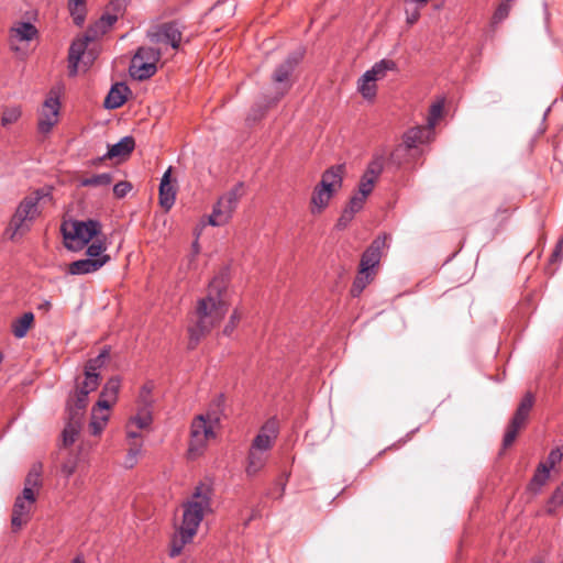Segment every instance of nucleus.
Segmentation results:
<instances>
[{
    "instance_id": "obj_1",
    "label": "nucleus",
    "mask_w": 563,
    "mask_h": 563,
    "mask_svg": "<svg viewBox=\"0 0 563 563\" xmlns=\"http://www.w3.org/2000/svg\"><path fill=\"white\" fill-rule=\"evenodd\" d=\"M229 285L228 269L220 271L209 283L208 294L197 301L192 324L188 328V349L195 350L211 330L218 325L228 311L223 298Z\"/></svg>"
},
{
    "instance_id": "obj_2",
    "label": "nucleus",
    "mask_w": 563,
    "mask_h": 563,
    "mask_svg": "<svg viewBox=\"0 0 563 563\" xmlns=\"http://www.w3.org/2000/svg\"><path fill=\"white\" fill-rule=\"evenodd\" d=\"M110 350L104 347L93 358H90L84 369V380L76 384L74 393H71L66 402V408L69 416V422L63 431V443L68 446L71 445L79 433L80 421L84 411L88 405V396L95 391L100 384L99 369L104 365L106 360L109 358Z\"/></svg>"
},
{
    "instance_id": "obj_3",
    "label": "nucleus",
    "mask_w": 563,
    "mask_h": 563,
    "mask_svg": "<svg viewBox=\"0 0 563 563\" xmlns=\"http://www.w3.org/2000/svg\"><path fill=\"white\" fill-rule=\"evenodd\" d=\"M213 494L211 483L200 482L190 498L183 504L181 522L172 541L169 553L172 558L181 553L184 547L196 536L205 516L212 512Z\"/></svg>"
},
{
    "instance_id": "obj_4",
    "label": "nucleus",
    "mask_w": 563,
    "mask_h": 563,
    "mask_svg": "<svg viewBox=\"0 0 563 563\" xmlns=\"http://www.w3.org/2000/svg\"><path fill=\"white\" fill-rule=\"evenodd\" d=\"M224 396L218 395L210 404L205 413L192 419L190 426V440L188 444L189 459H197L202 455L210 439L216 438L214 429L219 427L224 416Z\"/></svg>"
},
{
    "instance_id": "obj_5",
    "label": "nucleus",
    "mask_w": 563,
    "mask_h": 563,
    "mask_svg": "<svg viewBox=\"0 0 563 563\" xmlns=\"http://www.w3.org/2000/svg\"><path fill=\"white\" fill-rule=\"evenodd\" d=\"M51 198L48 189L40 188L20 201L7 229L10 240L22 236L31 230L32 223L41 214L40 202L44 199L51 200Z\"/></svg>"
},
{
    "instance_id": "obj_6",
    "label": "nucleus",
    "mask_w": 563,
    "mask_h": 563,
    "mask_svg": "<svg viewBox=\"0 0 563 563\" xmlns=\"http://www.w3.org/2000/svg\"><path fill=\"white\" fill-rule=\"evenodd\" d=\"M344 165H334L325 169L321 175L320 183L314 187L311 196V212L313 214L323 211L331 198L336 194L343 184Z\"/></svg>"
},
{
    "instance_id": "obj_7",
    "label": "nucleus",
    "mask_w": 563,
    "mask_h": 563,
    "mask_svg": "<svg viewBox=\"0 0 563 563\" xmlns=\"http://www.w3.org/2000/svg\"><path fill=\"white\" fill-rule=\"evenodd\" d=\"M243 196V183H238L229 191L223 194L213 206L208 220L209 224L212 227H222L229 223Z\"/></svg>"
},
{
    "instance_id": "obj_8",
    "label": "nucleus",
    "mask_w": 563,
    "mask_h": 563,
    "mask_svg": "<svg viewBox=\"0 0 563 563\" xmlns=\"http://www.w3.org/2000/svg\"><path fill=\"white\" fill-rule=\"evenodd\" d=\"M70 230L62 227L65 246L68 250H80L101 232V223L98 220L73 221Z\"/></svg>"
},
{
    "instance_id": "obj_9",
    "label": "nucleus",
    "mask_w": 563,
    "mask_h": 563,
    "mask_svg": "<svg viewBox=\"0 0 563 563\" xmlns=\"http://www.w3.org/2000/svg\"><path fill=\"white\" fill-rule=\"evenodd\" d=\"M162 52L158 48L141 46L135 52L130 64V75L137 80H146L157 71V63Z\"/></svg>"
},
{
    "instance_id": "obj_10",
    "label": "nucleus",
    "mask_w": 563,
    "mask_h": 563,
    "mask_svg": "<svg viewBox=\"0 0 563 563\" xmlns=\"http://www.w3.org/2000/svg\"><path fill=\"white\" fill-rule=\"evenodd\" d=\"M95 24L92 23L87 31L85 32L82 37L76 38L70 47L68 54V69L69 76L74 77L79 71V64L84 60L86 67L92 63L93 57L91 54L86 55V49L89 43L96 41L103 34H99L98 30H95Z\"/></svg>"
},
{
    "instance_id": "obj_11",
    "label": "nucleus",
    "mask_w": 563,
    "mask_h": 563,
    "mask_svg": "<svg viewBox=\"0 0 563 563\" xmlns=\"http://www.w3.org/2000/svg\"><path fill=\"white\" fill-rule=\"evenodd\" d=\"M184 29V25L178 21L164 22L151 26L146 32V37L152 43H165L170 45L172 48L178 49L181 44Z\"/></svg>"
},
{
    "instance_id": "obj_12",
    "label": "nucleus",
    "mask_w": 563,
    "mask_h": 563,
    "mask_svg": "<svg viewBox=\"0 0 563 563\" xmlns=\"http://www.w3.org/2000/svg\"><path fill=\"white\" fill-rule=\"evenodd\" d=\"M533 404L534 396L532 393H527L520 400L519 406L516 409L504 434L503 446L505 449L515 442L519 430L525 427Z\"/></svg>"
},
{
    "instance_id": "obj_13",
    "label": "nucleus",
    "mask_w": 563,
    "mask_h": 563,
    "mask_svg": "<svg viewBox=\"0 0 563 563\" xmlns=\"http://www.w3.org/2000/svg\"><path fill=\"white\" fill-rule=\"evenodd\" d=\"M301 58L302 53H291L282 64L276 67L272 76L273 82L278 85L276 96L273 100L274 103L279 101L290 89V76Z\"/></svg>"
},
{
    "instance_id": "obj_14",
    "label": "nucleus",
    "mask_w": 563,
    "mask_h": 563,
    "mask_svg": "<svg viewBox=\"0 0 563 563\" xmlns=\"http://www.w3.org/2000/svg\"><path fill=\"white\" fill-rule=\"evenodd\" d=\"M60 102L58 96L51 91L49 96L45 99L38 117L37 129L42 134H47L52 131L54 125L58 122Z\"/></svg>"
},
{
    "instance_id": "obj_15",
    "label": "nucleus",
    "mask_w": 563,
    "mask_h": 563,
    "mask_svg": "<svg viewBox=\"0 0 563 563\" xmlns=\"http://www.w3.org/2000/svg\"><path fill=\"white\" fill-rule=\"evenodd\" d=\"M131 0H110L104 13L93 23L99 34H106L124 15Z\"/></svg>"
},
{
    "instance_id": "obj_16",
    "label": "nucleus",
    "mask_w": 563,
    "mask_h": 563,
    "mask_svg": "<svg viewBox=\"0 0 563 563\" xmlns=\"http://www.w3.org/2000/svg\"><path fill=\"white\" fill-rule=\"evenodd\" d=\"M386 241V235H379L364 251L360 262L361 273L375 272L380 262L383 250L387 246Z\"/></svg>"
},
{
    "instance_id": "obj_17",
    "label": "nucleus",
    "mask_w": 563,
    "mask_h": 563,
    "mask_svg": "<svg viewBox=\"0 0 563 563\" xmlns=\"http://www.w3.org/2000/svg\"><path fill=\"white\" fill-rule=\"evenodd\" d=\"M278 423L275 419L267 420L253 439L251 446L261 451L269 452L278 437Z\"/></svg>"
},
{
    "instance_id": "obj_18",
    "label": "nucleus",
    "mask_w": 563,
    "mask_h": 563,
    "mask_svg": "<svg viewBox=\"0 0 563 563\" xmlns=\"http://www.w3.org/2000/svg\"><path fill=\"white\" fill-rule=\"evenodd\" d=\"M432 131L429 130L428 126H415L407 130L402 135L404 144L399 145L391 154V158L396 156V154L404 146L406 150H411L418 147L419 144H423L427 142L431 135Z\"/></svg>"
},
{
    "instance_id": "obj_19",
    "label": "nucleus",
    "mask_w": 563,
    "mask_h": 563,
    "mask_svg": "<svg viewBox=\"0 0 563 563\" xmlns=\"http://www.w3.org/2000/svg\"><path fill=\"white\" fill-rule=\"evenodd\" d=\"M38 31L31 22L16 21L10 29V40L12 49L18 51L19 47L14 46L15 42H31L36 38Z\"/></svg>"
},
{
    "instance_id": "obj_20",
    "label": "nucleus",
    "mask_w": 563,
    "mask_h": 563,
    "mask_svg": "<svg viewBox=\"0 0 563 563\" xmlns=\"http://www.w3.org/2000/svg\"><path fill=\"white\" fill-rule=\"evenodd\" d=\"M269 452L261 451L250 446L245 466V473L249 477L256 476L266 465Z\"/></svg>"
},
{
    "instance_id": "obj_21",
    "label": "nucleus",
    "mask_w": 563,
    "mask_h": 563,
    "mask_svg": "<svg viewBox=\"0 0 563 563\" xmlns=\"http://www.w3.org/2000/svg\"><path fill=\"white\" fill-rule=\"evenodd\" d=\"M170 167L164 173L159 184V205L168 211L175 203L176 190L170 184Z\"/></svg>"
},
{
    "instance_id": "obj_22",
    "label": "nucleus",
    "mask_w": 563,
    "mask_h": 563,
    "mask_svg": "<svg viewBox=\"0 0 563 563\" xmlns=\"http://www.w3.org/2000/svg\"><path fill=\"white\" fill-rule=\"evenodd\" d=\"M107 264V258L96 260V258H82L75 261L69 264L68 273L70 275H85L99 271Z\"/></svg>"
},
{
    "instance_id": "obj_23",
    "label": "nucleus",
    "mask_w": 563,
    "mask_h": 563,
    "mask_svg": "<svg viewBox=\"0 0 563 563\" xmlns=\"http://www.w3.org/2000/svg\"><path fill=\"white\" fill-rule=\"evenodd\" d=\"M120 383L118 377H111L104 384L97 401L101 408H111V406L115 404L120 390Z\"/></svg>"
},
{
    "instance_id": "obj_24",
    "label": "nucleus",
    "mask_w": 563,
    "mask_h": 563,
    "mask_svg": "<svg viewBox=\"0 0 563 563\" xmlns=\"http://www.w3.org/2000/svg\"><path fill=\"white\" fill-rule=\"evenodd\" d=\"M130 92L129 87L124 82H117L114 84L108 96L104 99V108L107 109H118L128 99V93Z\"/></svg>"
},
{
    "instance_id": "obj_25",
    "label": "nucleus",
    "mask_w": 563,
    "mask_h": 563,
    "mask_svg": "<svg viewBox=\"0 0 563 563\" xmlns=\"http://www.w3.org/2000/svg\"><path fill=\"white\" fill-rule=\"evenodd\" d=\"M33 503L16 498L13 505L11 525L14 530H19L30 518V511Z\"/></svg>"
},
{
    "instance_id": "obj_26",
    "label": "nucleus",
    "mask_w": 563,
    "mask_h": 563,
    "mask_svg": "<svg viewBox=\"0 0 563 563\" xmlns=\"http://www.w3.org/2000/svg\"><path fill=\"white\" fill-rule=\"evenodd\" d=\"M110 408H101L98 402L91 409V419L89 423L90 433L92 435H99L104 430L109 421Z\"/></svg>"
},
{
    "instance_id": "obj_27",
    "label": "nucleus",
    "mask_w": 563,
    "mask_h": 563,
    "mask_svg": "<svg viewBox=\"0 0 563 563\" xmlns=\"http://www.w3.org/2000/svg\"><path fill=\"white\" fill-rule=\"evenodd\" d=\"M135 147V141L132 136H124L118 143L109 147L103 158L126 157Z\"/></svg>"
},
{
    "instance_id": "obj_28",
    "label": "nucleus",
    "mask_w": 563,
    "mask_h": 563,
    "mask_svg": "<svg viewBox=\"0 0 563 563\" xmlns=\"http://www.w3.org/2000/svg\"><path fill=\"white\" fill-rule=\"evenodd\" d=\"M34 314L25 312L20 318L15 319L11 324V331L16 339L26 336L29 330L33 325Z\"/></svg>"
},
{
    "instance_id": "obj_29",
    "label": "nucleus",
    "mask_w": 563,
    "mask_h": 563,
    "mask_svg": "<svg viewBox=\"0 0 563 563\" xmlns=\"http://www.w3.org/2000/svg\"><path fill=\"white\" fill-rule=\"evenodd\" d=\"M430 0H404L406 22L413 25L420 18V11Z\"/></svg>"
},
{
    "instance_id": "obj_30",
    "label": "nucleus",
    "mask_w": 563,
    "mask_h": 563,
    "mask_svg": "<svg viewBox=\"0 0 563 563\" xmlns=\"http://www.w3.org/2000/svg\"><path fill=\"white\" fill-rule=\"evenodd\" d=\"M396 63L391 59H382L375 63L371 69L366 70V79L373 78L374 81L383 79L388 70L396 69Z\"/></svg>"
},
{
    "instance_id": "obj_31",
    "label": "nucleus",
    "mask_w": 563,
    "mask_h": 563,
    "mask_svg": "<svg viewBox=\"0 0 563 563\" xmlns=\"http://www.w3.org/2000/svg\"><path fill=\"white\" fill-rule=\"evenodd\" d=\"M363 207L358 206L356 201L350 200L347 206L342 211L338 222L335 224L336 229L344 230L353 220L354 216L361 211Z\"/></svg>"
},
{
    "instance_id": "obj_32",
    "label": "nucleus",
    "mask_w": 563,
    "mask_h": 563,
    "mask_svg": "<svg viewBox=\"0 0 563 563\" xmlns=\"http://www.w3.org/2000/svg\"><path fill=\"white\" fill-rule=\"evenodd\" d=\"M375 272H363L361 273V268L353 282L351 287V295L353 297H358L362 291L366 288V286L374 279Z\"/></svg>"
},
{
    "instance_id": "obj_33",
    "label": "nucleus",
    "mask_w": 563,
    "mask_h": 563,
    "mask_svg": "<svg viewBox=\"0 0 563 563\" xmlns=\"http://www.w3.org/2000/svg\"><path fill=\"white\" fill-rule=\"evenodd\" d=\"M357 90L366 100H373L376 97L377 86L373 78L366 79V73L357 81Z\"/></svg>"
},
{
    "instance_id": "obj_34",
    "label": "nucleus",
    "mask_w": 563,
    "mask_h": 563,
    "mask_svg": "<svg viewBox=\"0 0 563 563\" xmlns=\"http://www.w3.org/2000/svg\"><path fill=\"white\" fill-rule=\"evenodd\" d=\"M375 184L376 183H374L371 179L361 177L358 184V191L355 195H353L350 200L356 201L358 206L364 207V203L369 194L373 191Z\"/></svg>"
},
{
    "instance_id": "obj_35",
    "label": "nucleus",
    "mask_w": 563,
    "mask_h": 563,
    "mask_svg": "<svg viewBox=\"0 0 563 563\" xmlns=\"http://www.w3.org/2000/svg\"><path fill=\"white\" fill-rule=\"evenodd\" d=\"M112 183V175L110 173H102L86 177L80 180L82 187H101L109 186Z\"/></svg>"
},
{
    "instance_id": "obj_36",
    "label": "nucleus",
    "mask_w": 563,
    "mask_h": 563,
    "mask_svg": "<svg viewBox=\"0 0 563 563\" xmlns=\"http://www.w3.org/2000/svg\"><path fill=\"white\" fill-rule=\"evenodd\" d=\"M107 246L102 241H95L88 245L86 255L88 258L103 260L107 258V263L110 261V256L106 254Z\"/></svg>"
},
{
    "instance_id": "obj_37",
    "label": "nucleus",
    "mask_w": 563,
    "mask_h": 563,
    "mask_svg": "<svg viewBox=\"0 0 563 563\" xmlns=\"http://www.w3.org/2000/svg\"><path fill=\"white\" fill-rule=\"evenodd\" d=\"M550 472L543 464H539L530 482L532 489L541 488L549 479Z\"/></svg>"
},
{
    "instance_id": "obj_38",
    "label": "nucleus",
    "mask_w": 563,
    "mask_h": 563,
    "mask_svg": "<svg viewBox=\"0 0 563 563\" xmlns=\"http://www.w3.org/2000/svg\"><path fill=\"white\" fill-rule=\"evenodd\" d=\"M141 450L142 442H131L130 449L124 459V466L126 468H132L136 464L137 457L141 454Z\"/></svg>"
},
{
    "instance_id": "obj_39",
    "label": "nucleus",
    "mask_w": 563,
    "mask_h": 563,
    "mask_svg": "<svg viewBox=\"0 0 563 563\" xmlns=\"http://www.w3.org/2000/svg\"><path fill=\"white\" fill-rule=\"evenodd\" d=\"M563 505V482L555 488L551 495L548 504L547 511L554 514L555 510Z\"/></svg>"
},
{
    "instance_id": "obj_40",
    "label": "nucleus",
    "mask_w": 563,
    "mask_h": 563,
    "mask_svg": "<svg viewBox=\"0 0 563 563\" xmlns=\"http://www.w3.org/2000/svg\"><path fill=\"white\" fill-rule=\"evenodd\" d=\"M130 422L140 429L147 428L152 423V415L148 408H141L137 415L133 417Z\"/></svg>"
},
{
    "instance_id": "obj_41",
    "label": "nucleus",
    "mask_w": 563,
    "mask_h": 563,
    "mask_svg": "<svg viewBox=\"0 0 563 563\" xmlns=\"http://www.w3.org/2000/svg\"><path fill=\"white\" fill-rule=\"evenodd\" d=\"M41 474H42V464L35 463L32 465L29 471L24 484L29 486L40 487L41 486Z\"/></svg>"
},
{
    "instance_id": "obj_42",
    "label": "nucleus",
    "mask_w": 563,
    "mask_h": 563,
    "mask_svg": "<svg viewBox=\"0 0 563 563\" xmlns=\"http://www.w3.org/2000/svg\"><path fill=\"white\" fill-rule=\"evenodd\" d=\"M69 13L73 18V21L76 25L81 26L85 22L86 14H87V8L86 3L74 5H68Z\"/></svg>"
},
{
    "instance_id": "obj_43",
    "label": "nucleus",
    "mask_w": 563,
    "mask_h": 563,
    "mask_svg": "<svg viewBox=\"0 0 563 563\" xmlns=\"http://www.w3.org/2000/svg\"><path fill=\"white\" fill-rule=\"evenodd\" d=\"M443 110V104L441 102L433 103L430 107L428 120H427V126L429 130L433 131L435 124L438 123Z\"/></svg>"
},
{
    "instance_id": "obj_44",
    "label": "nucleus",
    "mask_w": 563,
    "mask_h": 563,
    "mask_svg": "<svg viewBox=\"0 0 563 563\" xmlns=\"http://www.w3.org/2000/svg\"><path fill=\"white\" fill-rule=\"evenodd\" d=\"M21 117V109L19 107H12L5 109L1 117V125L9 126L15 123Z\"/></svg>"
},
{
    "instance_id": "obj_45",
    "label": "nucleus",
    "mask_w": 563,
    "mask_h": 563,
    "mask_svg": "<svg viewBox=\"0 0 563 563\" xmlns=\"http://www.w3.org/2000/svg\"><path fill=\"white\" fill-rule=\"evenodd\" d=\"M562 459H563V448H555L550 451V453L547 457V461L541 462L540 464L545 465V467H548V470L551 471L555 467V465L561 463Z\"/></svg>"
},
{
    "instance_id": "obj_46",
    "label": "nucleus",
    "mask_w": 563,
    "mask_h": 563,
    "mask_svg": "<svg viewBox=\"0 0 563 563\" xmlns=\"http://www.w3.org/2000/svg\"><path fill=\"white\" fill-rule=\"evenodd\" d=\"M242 318V313L239 311V309H234L232 314L230 316V319L228 323L225 324L223 329V334L227 336H230L235 328L238 327L240 320Z\"/></svg>"
},
{
    "instance_id": "obj_47",
    "label": "nucleus",
    "mask_w": 563,
    "mask_h": 563,
    "mask_svg": "<svg viewBox=\"0 0 563 563\" xmlns=\"http://www.w3.org/2000/svg\"><path fill=\"white\" fill-rule=\"evenodd\" d=\"M78 460L76 456H69L60 466L62 474L68 479L77 470Z\"/></svg>"
},
{
    "instance_id": "obj_48",
    "label": "nucleus",
    "mask_w": 563,
    "mask_h": 563,
    "mask_svg": "<svg viewBox=\"0 0 563 563\" xmlns=\"http://www.w3.org/2000/svg\"><path fill=\"white\" fill-rule=\"evenodd\" d=\"M510 8H511L510 0L501 2L493 15V22L499 23L503 20H505L510 12Z\"/></svg>"
},
{
    "instance_id": "obj_49",
    "label": "nucleus",
    "mask_w": 563,
    "mask_h": 563,
    "mask_svg": "<svg viewBox=\"0 0 563 563\" xmlns=\"http://www.w3.org/2000/svg\"><path fill=\"white\" fill-rule=\"evenodd\" d=\"M132 189V185L129 181H119L113 187V194L117 198L125 197Z\"/></svg>"
},
{
    "instance_id": "obj_50",
    "label": "nucleus",
    "mask_w": 563,
    "mask_h": 563,
    "mask_svg": "<svg viewBox=\"0 0 563 563\" xmlns=\"http://www.w3.org/2000/svg\"><path fill=\"white\" fill-rule=\"evenodd\" d=\"M152 386L146 384L140 390V401L142 402L144 408H148L152 399H151Z\"/></svg>"
},
{
    "instance_id": "obj_51",
    "label": "nucleus",
    "mask_w": 563,
    "mask_h": 563,
    "mask_svg": "<svg viewBox=\"0 0 563 563\" xmlns=\"http://www.w3.org/2000/svg\"><path fill=\"white\" fill-rule=\"evenodd\" d=\"M369 169H372L374 173H376L378 176L384 170V157L383 156H376L374 157L367 165Z\"/></svg>"
},
{
    "instance_id": "obj_52",
    "label": "nucleus",
    "mask_w": 563,
    "mask_h": 563,
    "mask_svg": "<svg viewBox=\"0 0 563 563\" xmlns=\"http://www.w3.org/2000/svg\"><path fill=\"white\" fill-rule=\"evenodd\" d=\"M34 488H35L34 486H29V485L24 484L22 495L18 496L16 498L26 500V501H31L34 504L36 500L35 494L33 490Z\"/></svg>"
},
{
    "instance_id": "obj_53",
    "label": "nucleus",
    "mask_w": 563,
    "mask_h": 563,
    "mask_svg": "<svg viewBox=\"0 0 563 563\" xmlns=\"http://www.w3.org/2000/svg\"><path fill=\"white\" fill-rule=\"evenodd\" d=\"M562 249H563V236L558 241V243L551 254L550 263H556L562 260V257H563Z\"/></svg>"
},
{
    "instance_id": "obj_54",
    "label": "nucleus",
    "mask_w": 563,
    "mask_h": 563,
    "mask_svg": "<svg viewBox=\"0 0 563 563\" xmlns=\"http://www.w3.org/2000/svg\"><path fill=\"white\" fill-rule=\"evenodd\" d=\"M362 177L371 179L374 183H376L379 176L376 173H374L372 169L366 167V169H365L364 174L362 175Z\"/></svg>"
},
{
    "instance_id": "obj_55",
    "label": "nucleus",
    "mask_w": 563,
    "mask_h": 563,
    "mask_svg": "<svg viewBox=\"0 0 563 563\" xmlns=\"http://www.w3.org/2000/svg\"><path fill=\"white\" fill-rule=\"evenodd\" d=\"M36 308L41 311L48 312L52 309V302L51 300L44 299Z\"/></svg>"
},
{
    "instance_id": "obj_56",
    "label": "nucleus",
    "mask_w": 563,
    "mask_h": 563,
    "mask_svg": "<svg viewBox=\"0 0 563 563\" xmlns=\"http://www.w3.org/2000/svg\"><path fill=\"white\" fill-rule=\"evenodd\" d=\"M141 435L139 433L134 432V431H131V430L128 431V438L129 439L135 440V439H139Z\"/></svg>"
},
{
    "instance_id": "obj_57",
    "label": "nucleus",
    "mask_w": 563,
    "mask_h": 563,
    "mask_svg": "<svg viewBox=\"0 0 563 563\" xmlns=\"http://www.w3.org/2000/svg\"><path fill=\"white\" fill-rule=\"evenodd\" d=\"M84 3H86V0H68V5H70V4L78 5V4H84Z\"/></svg>"
},
{
    "instance_id": "obj_58",
    "label": "nucleus",
    "mask_w": 563,
    "mask_h": 563,
    "mask_svg": "<svg viewBox=\"0 0 563 563\" xmlns=\"http://www.w3.org/2000/svg\"><path fill=\"white\" fill-rule=\"evenodd\" d=\"M70 563H85V560L81 555H77Z\"/></svg>"
},
{
    "instance_id": "obj_59",
    "label": "nucleus",
    "mask_w": 563,
    "mask_h": 563,
    "mask_svg": "<svg viewBox=\"0 0 563 563\" xmlns=\"http://www.w3.org/2000/svg\"><path fill=\"white\" fill-rule=\"evenodd\" d=\"M3 361V354L0 352V364L2 363Z\"/></svg>"
}]
</instances>
